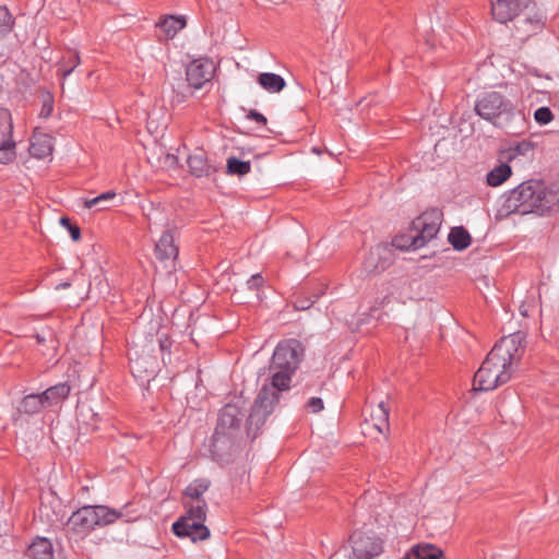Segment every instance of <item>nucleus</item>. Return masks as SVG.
I'll use <instances>...</instances> for the list:
<instances>
[{"label": "nucleus", "mask_w": 559, "mask_h": 559, "mask_svg": "<svg viewBox=\"0 0 559 559\" xmlns=\"http://www.w3.org/2000/svg\"><path fill=\"white\" fill-rule=\"evenodd\" d=\"M507 214L550 217L559 212V189L542 179H528L502 194Z\"/></svg>", "instance_id": "1"}, {"label": "nucleus", "mask_w": 559, "mask_h": 559, "mask_svg": "<svg viewBox=\"0 0 559 559\" xmlns=\"http://www.w3.org/2000/svg\"><path fill=\"white\" fill-rule=\"evenodd\" d=\"M474 111L510 135H521L528 129L525 114L509 97L496 91L485 92L478 96Z\"/></svg>", "instance_id": "2"}, {"label": "nucleus", "mask_w": 559, "mask_h": 559, "mask_svg": "<svg viewBox=\"0 0 559 559\" xmlns=\"http://www.w3.org/2000/svg\"><path fill=\"white\" fill-rule=\"evenodd\" d=\"M242 417L241 409L235 404L228 403L219 411L210 450L214 460L221 464L230 462L239 451Z\"/></svg>", "instance_id": "3"}, {"label": "nucleus", "mask_w": 559, "mask_h": 559, "mask_svg": "<svg viewBox=\"0 0 559 559\" xmlns=\"http://www.w3.org/2000/svg\"><path fill=\"white\" fill-rule=\"evenodd\" d=\"M304 357L300 341L288 338L281 341L274 349L270 362V382L264 383L283 393L290 389L292 377L295 374Z\"/></svg>", "instance_id": "4"}, {"label": "nucleus", "mask_w": 559, "mask_h": 559, "mask_svg": "<svg viewBox=\"0 0 559 559\" xmlns=\"http://www.w3.org/2000/svg\"><path fill=\"white\" fill-rule=\"evenodd\" d=\"M122 516V511L107 506H84L68 518L63 524L64 535L69 542L78 543L88 536L96 527L114 524Z\"/></svg>", "instance_id": "5"}, {"label": "nucleus", "mask_w": 559, "mask_h": 559, "mask_svg": "<svg viewBox=\"0 0 559 559\" xmlns=\"http://www.w3.org/2000/svg\"><path fill=\"white\" fill-rule=\"evenodd\" d=\"M282 394L265 384L260 389L247 419V436L251 440L259 436L261 428L274 412V407L280 402Z\"/></svg>", "instance_id": "6"}, {"label": "nucleus", "mask_w": 559, "mask_h": 559, "mask_svg": "<svg viewBox=\"0 0 559 559\" xmlns=\"http://www.w3.org/2000/svg\"><path fill=\"white\" fill-rule=\"evenodd\" d=\"M513 371L489 352L474 376L475 391H490L510 381Z\"/></svg>", "instance_id": "7"}, {"label": "nucleus", "mask_w": 559, "mask_h": 559, "mask_svg": "<svg viewBox=\"0 0 559 559\" xmlns=\"http://www.w3.org/2000/svg\"><path fill=\"white\" fill-rule=\"evenodd\" d=\"M525 336L521 332L503 336L492 347L490 353L492 357L500 360L511 371L514 370V366H518L525 352L524 346Z\"/></svg>", "instance_id": "8"}, {"label": "nucleus", "mask_w": 559, "mask_h": 559, "mask_svg": "<svg viewBox=\"0 0 559 559\" xmlns=\"http://www.w3.org/2000/svg\"><path fill=\"white\" fill-rule=\"evenodd\" d=\"M442 219L443 213L438 207L427 210L414 218L411 223V230L415 231V243L424 247L433 239L440 230Z\"/></svg>", "instance_id": "9"}, {"label": "nucleus", "mask_w": 559, "mask_h": 559, "mask_svg": "<svg viewBox=\"0 0 559 559\" xmlns=\"http://www.w3.org/2000/svg\"><path fill=\"white\" fill-rule=\"evenodd\" d=\"M395 260L394 250L389 243L372 247L362 262V271L367 275H379L389 269Z\"/></svg>", "instance_id": "10"}, {"label": "nucleus", "mask_w": 559, "mask_h": 559, "mask_svg": "<svg viewBox=\"0 0 559 559\" xmlns=\"http://www.w3.org/2000/svg\"><path fill=\"white\" fill-rule=\"evenodd\" d=\"M349 542L353 559H372L383 551L382 540L374 534L356 531L350 535Z\"/></svg>", "instance_id": "11"}, {"label": "nucleus", "mask_w": 559, "mask_h": 559, "mask_svg": "<svg viewBox=\"0 0 559 559\" xmlns=\"http://www.w3.org/2000/svg\"><path fill=\"white\" fill-rule=\"evenodd\" d=\"M16 157V143L13 140V122L10 110L0 109V164H9Z\"/></svg>", "instance_id": "12"}, {"label": "nucleus", "mask_w": 559, "mask_h": 559, "mask_svg": "<svg viewBox=\"0 0 559 559\" xmlns=\"http://www.w3.org/2000/svg\"><path fill=\"white\" fill-rule=\"evenodd\" d=\"M215 66L209 58H199L192 60L186 69V80L188 86L194 90L201 88L210 82L214 75Z\"/></svg>", "instance_id": "13"}, {"label": "nucleus", "mask_w": 559, "mask_h": 559, "mask_svg": "<svg viewBox=\"0 0 559 559\" xmlns=\"http://www.w3.org/2000/svg\"><path fill=\"white\" fill-rule=\"evenodd\" d=\"M533 0H491V14L499 23L512 21Z\"/></svg>", "instance_id": "14"}, {"label": "nucleus", "mask_w": 559, "mask_h": 559, "mask_svg": "<svg viewBox=\"0 0 559 559\" xmlns=\"http://www.w3.org/2000/svg\"><path fill=\"white\" fill-rule=\"evenodd\" d=\"M205 521H193L187 520L186 518H179L173 523V533L180 538L188 537L193 543L199 540H206L211 533L207 526L204 525Z\"/></svg>", "instance_id": "15"}, {"label": "nucleus", "mask_w": 559, "mask_h": 559, "mask_svg": "<svg viewBox=\"0 0 559 559\" xmlns=\"http://www.w3.org/2000/svg\"><path fill=\"white\" fill-rule=\"evenodd\" d=\"M154 253L158 261L165 263V266L175 265L179 249L175 243L174 230L167 229L163 233L155 245Z\"/></svg>", "instance_id": "16"}, {"label": "nucleus", "mask_w": 559, "mask_h": 559, "mask_svg": "<svg viewBox=\"0 0 559 559\" xmlns=\"http://www.w3.org/2000/svg\"><path fill=\"white\" fill-rule=\"evenodd\" d=\"M187 164L189 173L197 178L210 177L217 171V168L210 163L203 150H198L189 155Z\"/></svg>", "instance_id": "17"}, {"label": "nucleus", "mask_w": 559, "mask_h": 559, "mask_svg": "<svg viewBox=\"0 0 559 559\" xmlns=\"http://www.w3.org/2000/svg\"><path fill=\"white\" fill-rule=\"evenodd\" d=\"M38 513L41 519H46L50 524L63 520L64 512L62 511L61 501L56 497L53 491H51L50 498H40Z\"/></svg>", "instance_id": "18"}, {"label": "nucleus", "mask_w": 559, "mask_h": 559, "mask_svg": "<svg viewBox=\"0 0 559 559\" xmlns=\"http://www.w3.org/2000/svg\"><path fill=\"white\" fill-rule=\"evenodd\" d=\"M26 554L32 559H63L55 551L51 540L46 537H36L28 546Z\"/></svg>", "instance_id": "19"}, {"label": "nucleus", "mask_w": 559, "mask_h": 559, "mask_svg": "<svg viewBox=\"0 0 559 559\" xmlns=\"http://www.w3.org/2000/svg\"><path fill=\"white\" fill-rule=\"evenodd\" d=\"M53 151L52 138L47 134H34L31 142L29 152L36 158H45L51 155Z\"/></svg>", "instance_id": "20"}, {"label": "nucleus", "mask_w": 559, "mask_h": 559, "mask_svg": "<svg viewBox=\"0 0 559 559\" xmlns=\"http://www.w3.org/2000/svg\"><path fill=\"white\" fill-rule=\"evenodd\" d=\"M71 388L67 382H61L45 390L41 394L47 406L56 405L66 400L70 394Z\"/></svg>", "instance_id": "21"}, {"label": "nucleus", "mask_w": 559, "mask_h": 559, "mask_svg": "<svg viewBox=\"0 0 559 559\" xmlns=\"http://www.w3.org/2000/svg\"><path fill=\"white\" fill-rule=\"evenodd\" d=\"M211 481L206 478H198L191 481L182 491L183 500L186 501H199L205 500L203 498L204 492L209 490Z\"/></svg>", "instance_id": "22"}, {"label": "nucleus", "mask_w": 559, "mask_h": 559, "mask_svg": "<svg viewBox=\"0 0 559 559\" xmlns=\"http://www.w3.org/2000/svg\"><path fill=\"white\" fill-rule=\"evenodd\" d=\"M448 241L451 243L454 250L463 251L471 246L472 236L465 227L455 226L451 228L448 235Z\"/></svg>", "instance_id": "23"}, {"label": "nucleus", "mask_w": 559, "mask_h": 559, "mask_svg": "<svg viewBox=\"0 0 559 559\" xmlns=\"http://www.w3.org/2000/svg\"><path fill=\"white\" fill-rule=\"evenodd\" d=\"M547 21V16L543 13H535L533 16L525 17L523 20L518 21L520 24L516 26L518 29L523 28V35L525 37H530L536 34L538 31L543 29Z\"/></svg>", "instance_id": "24"}, {"label": "nucleus", "mask_w": 559, "mask_h": 559, "mask_svg": "<svg viewBox=\"0 0 559 559\" xmlns=\"http://www.w3.org/2000/svg\"><path fill=\"white\" fill-rule=\"evenodd\" d=\"M182 506H183L186 512L180 518H186L187 520H193V521H205L206 520L207 503L205 500H199V501L182 500Z\"/></svg>", "instance_id": "25"}, {"label": "nucleus", "mask_w": 559, "mask_h": 559, "mask_svg": "<svg viewBox=\"0 0 559 559\" xmlns=\"http://www.w3.org/2000/svg\"><path fill=\"white\" fill-rule=\"evenodd\" d=\"M508 163L503 160L487 174L486 182L489 187H499L512 176V168Z\"/></svg>", "instance_id": "26"}, {"label": "nucleus", "mask_w": 559, "mask_h": 559, "mask_svg": "<svg viewBox=\"0 0 559 559\" xmlns=\"http://www.w3.org/2000/svg\"><path fill=\"white\" fill-rule=\"evenodd\" d=\"M257 81L262 88L270 93H280L286 86L284 78L272 72L260 73Z\"/></svg>", "instance_id": "27"}, {"label": "nucleus", "mask_w": 559, "mask_h": 559, "mask_svg": "<svg viewBox=\"0 0 559 559\" xmlns=\"http://www.w3.org/2000/svg\"><path fill=\"white\" fill-rule=\"evenodd\" d=\"M46 404L43 400L41 394L31 393L25 395L17 407L19 413L26 415H34L39 413Z\"/></svg>", "instance_id": "28"}, {"label": "nucleus", "mask_w": 559, "mask_h": 559, "mask_svg": "<svg viewBox=\"0 0 559 559\" xmlns=\"http://www.w3.org/2000/svg\"><path fill=\"white\" fill-rule=\"evenodd\" d=\"M535 144L533 142L523 140L510 146L509 148L501 151L499 157L501 160L512 162L518 156L527 155L528 153L533 152Z\"/></svg>", "instance_id": "29"}, {"label": "nucleus", "mask_w": 559, "mask_h": 559, "mask_svg": "<svg viewBox=\"0 0 559 559\" xmlns=\"http://www.w3.org/2000/svg\"><path fill=\"white\" fill-rule=\"evenodd\" d=\"M156 26L165 34L166 39H170L186 26V20L185 17L166 16Z\"/></svg>", "instance_id": "30"}, {"label": "nucleus", "mask_w": 559, "mask_h": 559, "mask_svg": "<svg viewBox=\"0 0 559 559\" xmlns=\"http://www.w3.org/2000/svg\"><path fill=\"white\" fill-rule=\"evenodd\" d=\"M415 231H412L411 229L406 234H399L393 239L392 242L389 245L392 249H397L401 251H408V250H417L419 248H423V246H419V243H415Z\"/></svg>", "instance_id": "31"}, {"label": "nucleus", "mask_w": 559, "mask_h": 559, "mask_svg": "<svg viewBox=\"0 0 559 559\" xmlns=\"http://www.w3.org/2000/svg\"><path fill=\"white\" fill-rule=\"evenodd\" d=\"M324 294V288L321 287L314 293H301L295 297L294 307L296 310H307L309 309L322 295Z\"/></svg>", "instance_id": "32"}, {"label": "nucleus", "mask_w": 559, "mask_h": 559, "mask_svg": "<svg viewBox=\"0 0 559 559\" xmlns=\"http://www.w3.org/2000/svg\"><path fill=\"white\" fill-rule=\"evenodd\" d=\"M412 549L417 559H444L442 550L431 544L417 545Z\"/></svg>", "instance_id": "33"}, {"label": "nucleus", "mask_w": 559, "mask_h": 559, "mask_svg": "<svg viewBox=\"0 0 559 559\" xmlns=\"http://www.w3.org/2000/svg\"><path fill=\"white\" fill-rule=\"evenodd\" d=\"M389 415L390 408L385 405L384 402H380L376 412L371 415L373 426L379 430V432H383L385 429H389Z\"/></svg>", "instance_id": "34"}, {"label": "nucleus", "mask_w": 559, "mask_h": 559, "mask_svg": "<svg viewBox=\"0 0 559 559\" xmlns=\"http://www.w3.org/2000/svg\"><path fill=\"white\" fill-rule=\"evenodd\" d=\"M251 171V163L241 160L235 156L227 158L226 173L229 175L245 176Z\"/></svg>", "instance_id": "35"}, {"label": "nucleus", "mask_w": 559, "mask_h": 559, "mask_svg": "<svg viewBox=\"0 0 559 559\" xmlns=\"http://www.w3.org/2000/svg\"><path fill=\"white\" fill-rule=\"evenodd\" d=\"M15 19L5 5H0V38L4 37L14 27Z\"/></svg>", "instance_id": "36"}, {"label": "nucleus", "mask_w": 559, "mask_h": 559, "mask_svg": "<svg viewBox=\"0 0 559 559\" xmlns=\"http://www.w3.org/2000/svg\"><path fill=\"white\" fill-rule=\"evenodd\" d=\"M80 62L81 59L79 53L76 51H73L60 64L58 73L61 75L62 79H66L74 71V69L80 64Z\"/></svg>", "instance_id": "37"}, {"label": "nucleus", "mask_w": 559, "mask_h": 559, "mask_svg": "<svg viewBox=\"0 0 559 559\" xmlns=\"http://www.w3.org/2000/svg\"><path fill=\"white\" fill-rule=\"evenodd\" d=\"M115 197H116V193L114 191H111V190L106 191L93 199H86L84 201V207L85 209L96 207L98 211L105 210V209H107V206L104 203L106 201L112 200Z\"/></svg>", "instance_id": "38"}, {"label": "nucleus", "mask_w": 559, "mask_h": 559, "mask_svg": "<svg viewBox=\"0 0 559 559\" xmlns=\"http://www.w3.org/2000/svg\"><path fill=\"white\" fill-rule=\"evenodd\" d=\"M60 225L64 227L73 241H79L81 239V228L78 224L73 223L70 217L61 216Z\"/></svg>", "instance_id": "39"}, {"label": "nucleus", "mask_w": 559, "mask_h": 559, "mask_svg": "<svg viewBox=\"0 0 559 559\" xmlns=\"http://www.w3.org/2000/svg\"><path fill=\"white\" fill-rule=\"evenodd\" d=\"M534 119L537 123L544 126L554 120V114L547 106L539 107L534 112Z\"/></svg>", "instance_id": "40"}, {"label": "nucleus", "mask_w": 559, "mask_h": 559, "mask_svg": "<svg viewBox=\"0 0 559 559\" xmlns=\"http://www.w3.org/2000/svg\"><path fill=\"white\" fill-rule=\"evenodd\" d=\"M53 111V97L50 93L43 95V104L39 112L40 118H49Z\"/></svg>", "instance_id": "41"}, {"label": "nucleus", "mask_w": 559, "mask_h": 559, "mask_svg": "<svg viewBox=\"0 0 559 559\" xmlns=\"http://www.w3.org/2000/svg\"><path fill=\"white\" fill-rule=\"evenodd\" d=\"M158 345L159 349L162 352V359L165 361V355H168L170 357V348L173 345V341L170 340L169 335L166 333L158 334Z\"/></svg>", "instance_id": "42"}, {"label": "nucleus", "mask_w": 559, "mask_h": 559, "mask_svg": "<svg viewBox=\"0 0 559 559\" xmlns=\"http://www.w3.org/2000/svg\"><path fill=\"white\" fill-rule=\"evenodd\" d=\"M264 284V278L260 273L253 274L248 281L247 286L250 290H259Z\"/></svg>", "instance_id": "43"}, {"label": "nucleus", "mask_w": 559, "mask_h": 559, "mask_svg": "<svg viewBox=\"0 0 559 559\" xmlns=\"http://www.w3.org/2000/svg\"><path fill=\"white\" fill-rule=\"evenodd\" d=\"M306 407L312 413H319L324 408V404L321 397H310L306 404Z\"/></svg>", "instance_id": "44"}, {"label": "nucleus", "mask_w": 559, "mask_h": 559, "mask_svg": "<svg viewBox=\"0 0 559 559\" xmlns=\"http://www.w3.org/2000/svg\"><path fill=\"white\" fill-rule=\"evenodd\" d=\"M246 118L249 120L255 121L257 123H259L261 126H265L267 123L266 117L255 109H250L248 111Z\"/></svg>", "instance_id": "45"}, {"label": "nucleus", "mask_w": 559, "mask_h": 559, "mask_svg": "<svg viewBox=\"0 0 559 559\" xmlns=\"http://www.w3.org/2000/svg\"><path fill=\"white\" fill-rule=\"evenodd\" d=\"M148 361H144L142 358L138 357L135 359H131V370L132 372H141L142 368H144V371H148L147 370V367L145 366V364H147Z\"/></svg>", "instance_id": "46"}, {"label": "nucleus", "mask_w": 559, "mask_h": 559, "mask_svg": "<svg viewBox=\"0 0 559 559\" xmlns=\"http://www.w3.org/2000/svg\"><path fill=\"white\" fill-rule=\"evenodd\" d=\"M70 286H71L70 282H62L56 286V289H66V288H69Z\"/></svg>", "instance_id": "47"}, {"label": "nucleus", "mask_w": 559, "mask_h": 559, "mask_svg": "<svg viewBox=\"0 0 559 559\" xmlns=\"http://www.w3.org/2000/svg\"><path fill=\"white\" fill-rule=\"evenodd\" d=\"M35 338H36L37 344H43L46 341V337L38 333L35 335Z\"/></svg>", "instance_id": "48"}, {"label": "nucleus", "mask_w": 559, "mask_h": 559, "mask_svg": "<svg viewBox=\"0 0 559 559\" xmlns=\"http://www.w3.org/2000/svg\"><path fill=\"white\" fill-rule=\"evenodd\" d=\"M177 97H178V103H182L185 100V95L180 96L179 94H177Z\"/></svg>", "instance_id": "49"}, {"label": "nucleus", "mask_w": 559, "mask_h": 559, "mask_svg": "<svg viewBox=\"0 0 559 559\" xmlns=\"http://www.w3.org/2000/svg\"><path fill=\"white\" fill-rule=\"evenodd\" d=\"M154 362H155L154 360H152V361L150 362V365H151V367H152V369H151V371H150V374H153V373H154V369H153V365H154Z\"/></svg>", "instance_id": "50"}]
</instances>
